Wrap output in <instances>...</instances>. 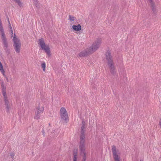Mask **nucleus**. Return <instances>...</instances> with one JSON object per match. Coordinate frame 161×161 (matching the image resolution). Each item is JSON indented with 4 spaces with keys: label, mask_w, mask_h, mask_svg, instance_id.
Segmentation results:
<instances>
[{
    "label": "nucleus",
    "mask_w": 161,
    "mask_h": 161,
    "mask_svg": "<svg viewBox=\"0 0 161 161\" xmlns=\"http://www.w3.org/2000/svg\"><path fill=\"white\" fill-rule=\"evenodd\" d=\"M106 59L107 61V64L109 68L111 74L114 75H115L116 72L115 71V67L114 65L113 60L111 54L109 51H108L105 54Z\"/></svg>",
    "instance_id": "1"
},
{
    "label": "nucleus",
    "mask_w": 161,
    "mask_h": 161,
    "mask_svg": "<svg viewBox=\"0 0 161 161\" xmlns=\"http://www.w3.org/2000/svg\"><path fill=\"white\" fill-rule=\"evenodd\" d=\"M0 33L1 34V39L3 41V44L5 47L4 49L6 50L8 47V44L1 20L0 21Z\"/></svg>",
    "instance_id": "2"
},
{
    "label": "nucleus",
    "mask_w": 161,
    "mask_h": 161,
    "mask_svg": "<svg viewBox=\"0 0 161 161\" xmlns=\"http://www.w3.org/2000/svg\"><path fill=\"white\" fill-rule=\"evenodd\" d=\"M13 40L14 43L13 46L15 50L16 53H19L20 51L21 44L19 40L17 38L15 34H14Z\"/></svg>",
    "instance_id": "3"
},
{
    "label": "nucleus",
    "mask_w": 161,
    "mask_h": 161,
    "mask_svg": "<svg viewBox=\"0 0 161 161\" xmlns=\"http://www.w3.org/2000/svg\"><path fill=\"white\" fill-rule=\"evenodd\" d=\"M101 41L102 40L101 38H98L92 44V47L88 48L91 53L95 52L99 47L101 43Z\"/></svg>",
    "instance_id": "4"
},
{
    "label": "nucleus",
    "mask_w": 161,
    "mask_h": 161,
    "mask_svg": "<svg viewBox=\"0 0 161 161\" xmlns=\"http://www.w3.org/2000/svg\"><path fill=\"white\" fill-rule=\"evenodd\" d=\"M85 122L84 121H82V126L81 129V132L80 138V142L82 143L85 142Z\"/></svg>",
    "instance_id": "5"
},
{
    "label": "nucleus",
    "mask_w": 161,
    "mask_h": 161,
    "mask_svg": "<svg viewBox=\"0 0 161 161\" xmlns=\"http://www.w3.org/2000/svg\"><path fill=\"white\" fill-rule=\"evenodd\" d=\"M39 44L42 49L48 55L50 54V50L48 46L46 45L44 39L42 38L39 40Z\"/></svg>",
    "instance_id": "6"
},
{
    "label": "nucleus",
    "mask_w": 161,
    "mask_h": 161,
    "mask_svg": "<svg viewBox=\"0 0 161 161\" xmlns=\"http://www.w3.org/2000/svg\"><path fill=\"white\" fill-rule=\"evenodd\" d=\"M43 106L39 104L36 110L34 119H39L40 118L41 114L43 113Z\"/></svg>",
    "instance_id": "7"
},
{
    "label": "nucleus",
    "mask_w": 161,
    "mask_h": 161,
    "mask_svg": "<svg viewBox=\"0 0 161 161\" xmlns=\"http://www.w3.org/2000/svg\"><path fill=\"white\" fill-rule=\"evenodd\" d=\"M60 114L61 118L64 120H66L68 118V114L66 109L62 107L60 110Z\"/></svg>",
    "instance_id": "8"
},
{
    "label": "nucleus",
    "mask_w": 161,
    "mask_h": 161,
    "mask_svg": "<svg viewBox=\"0 0 161 161\" xmlns=\"http://www.w3.org/2000/svg\"><path fill=\"white\" fill-rule=\"evenodd\" d=\"M85 142L82 143H80V144L79 146V148L80 150L81 151V153L83 154V159H86V153L85 152Z\"/></svg>",
    "instance_id": "9"
},
{
    "label": "nucleus",
    "mask_w": 161,
    "mask_h": 161,
    "mask_svg": "<svg viewBox=\"0 0 161 161\" xmlns=\"http://www.w3.org/2000/svg\"><path fill=\"white\" fill-rule=\"evenodd\" d=\"M112 150L113 153V158L115 161H119V157L117 154L118 151H116V148L115 146H113Z\"/></svg>",
    "instance_id": "10"
},
{
    "label": "nucleus",
    "mask_w": 161,
    "mask_h": 161,
    "mask_svg": "<svg viewBox=\"0 0 161 161\" xmlns=\"http://www.w3.org/2000/svg\"><path fill=\"white\" fill-rule=\"evenodd\" d=\"M90 53H91L90 50L89 49V48H87L85 50H84L80 52L78 56L80 57H83L86 56Z\"/></svg>",
    "instance_id": "11"
},
{
    "label": "nucleus",
    "mask_w": 161,
    "mask_h": 161,
    "mask_svg": "<svg viewBox=\"0 0 161 161\" xmlns=\"http://www.w3.org/2000/svg\"><path fill=\"white\" fill-rule=\"evenodd\" d=\"M4 100L5 102V105L6 107L7 111L8 112H9L10 109V106L9 102L8 100V97L7 95L3 96Z\"/></svg>",
    "instance_id": "12"
},
{
    "label": "nucleus",
    "mask_w": 161,
    "mask_h": 161,
    "mask_svg": "<svg viewBox=\"0 0 161 161\" xmlns=\"http://www.w3.org/2000/svg\"><path fill=\"white\" fill-rule=\"evenodd\" d=\"M1 86L2 87V94L3 96L7 95L6 91V87L4 86L3 82L1 83Z\"/></svg>",
    "instance_id": "13"
},
{
    "label": "nucleus",
    "mask_w": 161,
    "mask_h": 161,
    "mask_svg": "<svg viewBox=\"0 0 161 161\" xmlns=\"http://www.w3.org/2000/svg\"><path fill=\"white\" fill-rule=\"evenodd\" d=\"M72 29L75 31H79L81 29V27L80 24H78L77 25H73L72 26Z\"/></svg>",
    "instance_id": "14"
},
{
    "label": "nucleus",
    "mask_w": 161,
    "mask_h": 161,
    "mask_svg": "<svg viewBox=\"0 0 161 161\" xmlns=\"http://www.w3.org/2000/svg\"><path fill=\"white\" fill-rule=\"evenodd\" d=\"M73 161H77V150H74L73 152Z\"/></svg>",
    "instance_id": "15"
},
{
    "label": "nucleus",
    "mask_w": 161,
    "mask_h": 161,
    "mask_svg": "<svg viewBox=\"0 0 161 161\" xmlns=\"http://www.w3.org/2000/svg\"><path fill=\"white\" fill-rule=\"evenodd\" d=\"M148 2L150 3L151 6L153 10L155 9V5L154 2L153 1V0H148Z\"/></svg>",
    "instance_id": "16"
},
{
    "label": "nucleus",
    "mask_w": 161,
    "mask_h": 161,
    "mask_svg": "<svg viewBox=\"0 0 161 161\" xmlns=\"http://www.w3.org/2000/svg\"><path fill=\"white\" fill-rule=\"evenodd\" d=\"M15 2L17 3L18 5L20 6L21 7L22 6V3L20 1V0H14Z\"/></svg>",
    "instance_id": "17"
},
{
    "label": "nucleus",
    "mask_w": 161,
    "mask_h": 161,
    "mask_svg": "<svg viewBox=\"0 0 161 161\" xmlns=\"http://www.w3.org/2000/svg\"><path fill=\"white\" fill-rule=\"evenodd\" d=\"M41 66L43 68V70L44 71H45V68H46V64L45 62L42 63L41 64Z\"/></svg>",
    "instance_id": "18"
},
{
    "label": "nucleus",
    "mask_w": 161,
    "mask_h": 161,
    "mask_svg": "<svg viewBox=\"0 0 161 161\" xmlns=\"http://www.w3.org/2000/svg\"><path fill=\"white\" fill-rule=\"evenodd\" d=\"M74 17L73 16L69 15V19L71 21H74Z\"/></svg>",
    "instance_id": "19"
},
{
    "label": "nucleus",
    "mask_w": 161,
    "mask_h": 161,
    "mask_svg": "<svg viewBox=\"0 0 161 161\" xmlns=\"http://www.w3.org/2000/svg\"><path fill=\"white\" fill-rule=\"evenodd\" d=\"M0 70L1 72H3L4 71L3 67L1 63H0Z\"/></svg>",
    "instance_id": "20"
},
{
    "label": "nucleus",
    "mask_w": 161,
    "mask_h": 161,
    "mask_svg": "<svg viewBox=\"0 0 161 161\" xmlns=\"http://www.w3.org/2000/svg\"><path fill=\"white\" fill-rule=\"evenodd\" d=\"M10 156H11L12 159H14V158L15 155V154L14 152H11L10 154Z\"/></svg>",
    "instance_id": "21"
},
{
    "label": "nucleus",
    "mask_w": 161,
    "mask_h": 161,
    "mask_svg": "<svg viewBox=\"0 0 161 161\" xmlns=\"http://www.w3.org/2000/svg\"><path fill=\"white\" fill-rule=\"evenodd\" d=\"M7 19H8V25L9 28H11L12 27H11V24H10V22L9 20V19L8 18H7Z\"/></svg>",
    "instance_id": "22"
},
{
    "label": "nucleus",
    "mask_w": 161,
    "mask_h": 161,
    "mask_svg": "<svg viewBox=\"0 0 161 161\" xmlns=\"http://www.w3.org/2000/svg\"><path fill=\"white\" fill-rule=\"evenodd\" d=\"M10 33L11 34V37H13V30H12V28H10Z\"/></svg>",
    "instance_id": "23"
},
{
    "label": "nucleus",
    "mask_w": 161,
    "mask_h": 161,
    "mask_svg": "<svg viewBox=\"0 0 161 161\" xmlns=\"http://www.w3.org/2000/svg\"><path fill=\"white\" fill-rule=\"evenodd\" d=\"M34 4L36 5V7L37 8H39V4L38 2H37V3H34Z\"/></svg>",
    "instance_id": "24"
},
{
    "label": "nucleus",
    "mask_w": 161,
    "mask_h": 161,
    "mask_svg": "<svg viewBox=\"0 0 161 161\" xmlns=\"http://www.w3.org/2000/svg\"><path fill=\"white\" fill-rule=\"evenodd\" d=\"M1 72L3 74V75L4 76H5V71L4 70L3 72Z\"/></svg>",
    "instance_id": "25"
},
{
    "label": "nucleus",
    "mask_w": 161,
    "mask_h": 161,
    "mask_svg": "<svg viewBox=\"0 0 161 161\" xmlns=\"http://www.w3.org/2000/svg\"><path fill=\"white\" fill-rule=\"evenodd\" d=\"M34 3H37V0H33Z\"/></svg>",
    "instance_id": "26"
},
{
    "label": "nucleus",
    "mask_w": 161,
    "mask_h": 161,
    "mask_svg": "<svg viewBox=\"0 0 161 161\" xmlns=\"http://www.w3.org/2000/svg\"><path fill=\"white\" fill-rule=\"evenodd\" d=\"M159 125H160V127H161V119L160 120Z\"/></svg>",
    "instance_id": "27"
},
{
    "label": "nucleus",
    "mask_w": 161,
    "mask_h": 161,
    "mask_svg": "<svg viewBox=\"0 0 161 161\" xmlns=\"http://www.w3.org/2000/svg\"><path fill=\"white\" fill-rule=\"evenodd\" d=\"M42 133H43V136H45V132H44L43 130H42Z\"/></svg>",
    "instance_id": "28"
},
{
    "label": "nucleus",
    "mask_w": 161,
    "mask_h": 161,
    "mask_svg": "<svg viewBox=\"0 0 161 161\" xmlns=\"http://www.w3.org/2000/svg\"><path fill=\"white\" fill-rule=\"evenodd\" d=\"M6 79L7 80V81H8V78L7 77H6Z\"/></svg>",
    "instance_id": "29"
},
{
    "label": "nucleus",
    "mask_w": 161,
    "mask_h": 161,
    "mask_svg": "<svg viewBox=\"0 0 161 161\" xmlns=\"http://www.w3.org/2000/svg\"><path fill=\"white\" fill-rule=\"evenodd\" d=\"M86 160L85 159H83V160H82V161H86Z\"/></svg>",
    "instance_id": "30"
},
{
    "label": "nucleus",
    "mask_w": 161,
    "mask_h": 161,
    "mask_svg": "<svg viewBox=\"0 0 161 161\" xmlns=\"http://www.w3.org/2000/svg\"><path fill=\"white\" fill-rule=\"evenodd\" d=\"M140 161H143L142 160H141Z\"/></svg>",
    "instance_id": "31"
}]
</instances>
